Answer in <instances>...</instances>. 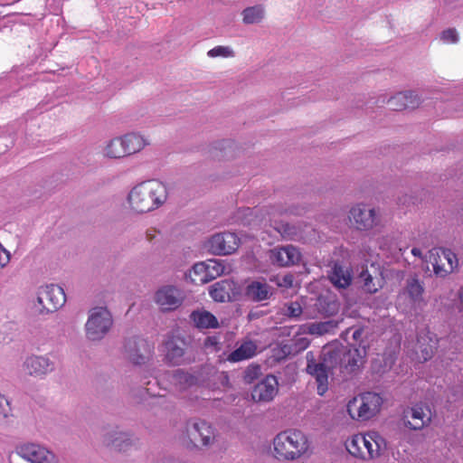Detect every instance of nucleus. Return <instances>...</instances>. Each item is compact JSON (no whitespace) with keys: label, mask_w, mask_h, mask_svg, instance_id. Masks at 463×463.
<instances>
[{"label":"nucleus","mask_w":463,"mask_h":463,"mask_svg":"<svg viewBox=\"0 0 463 463\" xmlns=\"http://www.w3.org/2000/svg\"><path fill=\"white\" fill-rule=\"evenodd\" d=\"M294 209H283L281 206H271L269 208L260 210L256 214V218L260 223L266 228L268 225L279 233L286 240H297L298 236V229L290 225L286 218L289 214H298Z\"/></svg>","instance_id":"5"},{"label":"nucleus","mask_w":463,"mask_h":463,"mask_svg":"<svg viewBox=\"0 0 463 463\" xmlns=\"http://www.w3.org/2000/svg\"><path fill=\"white\" fill-rule=\"evenodd\" d=\"M153 350L152 344L139 337L128 338L124 344L126 357L134 364H146L151 358Z\"/></svg>","instance_id":"10"},{"label":"nucleus","mask_w":463,"mask_h":463,"mask_svg":"<svg viewBox=\"0 0 463 463\" xmlns=\"http://www.w3.org/2000/svg\"><path fill=\"white\" fill-rule=\"evenodd\" d=\"M361 334H362V331H361L360 329L355 330V331L354 332V334H353V337H354V339H358V337H360Z\"/></svg>","instance_id":"49"},{"label":"nucleus","mask_w":463,"mask_h":463,"mask_svg":"<svg viewBox=\"0 0 463 463\" xmlns=\"http://www.w3.org/2000/svg\"><path fill=\"white\" fill-rule=\"evenodd\" d=\"M430 261L436 276L444 278L458 265L457 255L449 249L440 248L431 251Z\"/></svg>","instance_id":"11"},{"label":"nucleus","mask_w":463,"mask_h":463,"mask_svg":"<svg viewBox=\"0 0 463 463\" xmlns=\"http://www.w3.org/2000/svg\"><path fill=\"white\" fill-rule=\"evenodd\" d=\"M411 253L414 255V256H420L421 255V250L418 248H413L411 250Z\"/></svg>","instance_id":"48"},{"label":"nucleus","mask_w":463,"mask_h":463,"mask_svg":"<svg viewBox=\"0 0 463 463\" xmlns=\"http://www.w3.org/2000/svg\"><path fill=\"white\" fill-rule=\"evenodd\" d=\"M191 319L198 328H217V318L209 311L197 310L191 314Z\"/></svg>","instance_id":"32"},{"label":"nucleus","mask_w":463,"mask_h":463,"mask_svg":"<svg viewBox=\"0 0 463 463\" xmlns=\"http://www.w3.org/2000/svg\"><path fill=\"white\" fill-rule=\"evenodd\" d=\"M271 295V287L264 281L253 280L245 288V296L254 302L268 300Z\"/></svg>","instance_id":"23"},{"label":"nucleus","mask_w":463,"mask_h":463,"mask_svg":"<svg viewBox=\"0 0 463 463\" xmlns=\"http://www.w3.org/2000/svg\"><path fill=\"white\" fill-rule=\"evenodd\" d=\"M167 196V189L163 183L150 180L134 186L128 194V201L132 211L146 213L161 207Z\"/></svg>","instance_id":"1"},{"label":"nucleus","mask_w":463,"mask_h":463,"mask_svg":"<svg viewBox=\"0 0 463 463\" xmlns=\"http://www.w3.org/2000/svg\"><path fill=\"white\" fill-rule=\"evenodd\" d=\"M422 357L424 359V361H427L429 360L430 358H431L432 354H433V350H432V347L430 346V347H426L424 348L422 351Z\"/></svg>","instance_id":"45"},{"label":"nucleus","mask_w":463,"mask_h":463,"mask_svg":"<svg viewBox=\"0 0 463 463\" xmlns=\"http://www.w3.org/2000/svg\"><path fill=\"white\" fill-rule=\"evenodd\" d=\"M424 291L423 282L420 280L417 275H413L406 279L400 297L407 298L411 304L415 305L423 300Z\"/></svg>","instance_id":"21"},{"label":"nucleus","mask_w":463,"mask_h":463,"mask_svg":"<svg viewBox=\"0 0 463 463\" xmlns=\"http://www.w3.org/2000/svg\"><path fill=\"white\" fill-rule=\"evenodd\" d=\"M184 338L170 336L165 343V358L171 365H180L185 363L184 354L186 349Z\"/></svg>","instance_id":"17"},{"label":"nucleus","mask_w":463,"mask_h":463,"mask_svg":"<svg viewBox=\"0 0 463 463\" xmlns=\"http://www.w3.org/2000/svg\"><path fill=\"white\" fill-rule=\"evenodd\" d=\"M360 278L363 280V288L370 294L376 293L379 289L383 288L385 284V279L383 272L374 270L373 274L368 269L361 272Z\"/></svg>","instance_id":"25"},{"label":"nucleus","mask_w":463,"mask_h":463,"mask_svg":"<svg viewBox=\"0 0 463 463\" xmlns=\"http://www.w3.org/2000/svg\"><path fill=\"white\" fill-rule=\"evenodd\" d=\"M348 219L351 226L358 231H370L380 222L375 210L364 203L354 205L349 211Z\"/></svg>","instance_id":"8"},{"label":"nucleus","mask_w":463,"mask_h":463,"mask_svg":"<svg viewBox=\"0 0 463 463\" xmlns=\"http://www.w3.org/2000/svg\"><path fill=\"white\" fill-rule=\"evenodd\" d=\"M284 314L289 317H298L302 314V307L298 302H290L285 305Z\"/></svg>","instance_id":"42"},{"label":"nucleus","mask_w":463,"mask_h":463,"mask_svg":"<svg viewBox=\"0 0 463 463\" xmlns=\"http://www.w3.org/2000/svg\"><path fill=\"white\" fill-rule=\"evenodd\" d=\"M186 435L194 447L209 446L215 439L214 429L203 420H192L186 423Z\"/></svg>","instance_id":"9"},{"label":"nucleus","mask_w":463,"mask_h":463,"mask_svg":"<svg viewBox=\"0 0 463 463\" xmlns=\"http://www.w3.org/2000/svg\"><path fill=\"white\" fill-rule=\"evenodd\" d=\"M264 15V10L261 5L250 6L243 10L242 20L244 24H251L260 23Z\"/></svg>","instance_id":"36"},{"label":"nucleus","mask_w":463,"mask_h":463,"mask_svg":"<svg viewBox=\"0 0 463 463\" xmlns=\"http://www.w3.org/2000/svg\"><path fill=\"white\" fill-rule=\"evenodd\" d=\"M440 40L444 43H457L458 42V34L455 28H449L440 33Z\"/></svg>","instance_id":"41"},{"label":"nucleus","mask_w":463,"mask_h":463,"mask_svg":"<svg viewBox=\"0 0 463 463\" xmlns=\"http://www.w3.org/2000/svg\"><path fill=\"white\" fill-rule=\"evenodd\" d=\"M278 393V381L274 375H267L251 391V398L257 402H269Z\"/></svg>","instance_id":"19"},{"label":"nucleus","mask_w":463,"mask_h":463,"mask_svg":"<svg viewBox=\"0 0 463 463\" xmlns=\"http://www.w3.org/2000/svg\"><path fill=\"white\" fill-rule=\"evenodd\" d=\"M25 370L31 375H42L52 370V364L43 356H31L24 363Z\"/></svg>","instance_id":"28"},{"label":"nucleus","mask_w":463,"mask_h":463,"mask_svg":"<svg viewBox=\"0 0 463 463\" xmlns=\"http://www.w3.org/2000/svg\"><path fill=\"white\" fill-rule=\"evenodd\" d=\"M241 243L240 238L233 232L215 233L208 240V248L217 255H228L235 252Z\"/></svg>","instance_id":"14"},{"label":"nucleus","mask_w":463,"mask_h":463,"mask_svg":"<svg viewBox=\"0 0 463 463\" xmlns=\"http://www.w3.org/2000/svg\"><path fill=\"white\" fill-rule=\"evenodd\" d=\"M127 156L139 153L150 143L146 137L136 133H127L121 136Z\"/></svg>","instance_id":"24"},{"label":"nucleus","mask_w":463,"mask_h":463,"mask_svg":"<svg viewBox=\"0 0 463 463\" xmlns=\"http://www.w3.org/2000/svg\"><path fill=\"white\" fill-rule=\"evenodd\" d=\"M333 321L316 322L308 326V333L312 335H322L333 331L335 327Z\"/></svg>","instance_id":"37"},{"label":"nucleus","mask_w":463,"mask_h":463,"mask_svg":"<svg viewBox=\"0 0 463 463\" xmlns=\"http://www.w3.org/2000/svg\"><path fill=\"white\" fill-rule=\"evenodd\" d=\"M37 301L46 312H54L64 305L66 296L62 288L47 285L39 289Z\"/></svg>","instance_id":"12"},{"label":"nucleus","mask_w":463,"mask_h":463,"mask_svg":"<svg viewBox=\"0 0 463 463\" xmlns=\"http://www.w3.org/2000/svg\"><path fill=\"white\" fill-rule=\"evenodd\" d=\"M273 456L279 461H295L308 454L310 441L299 430H287L273 439Z\"/></svg>","instance_id":"2"},{"label":"nucleus","mask_w":463,"mask_h":463,"mask_svg":"<svg viewBox=\"0 0 463 463\" xmlns=\"http://www.w3.org/2000/svg\"><path fill=\"white\" fill-rule=\"evenodd\" d=\"M332 284L339 288H346L352 283V270L339 263H335L329 274Z\"/></svg>","instance_id":"26"},{"label":"nucleus","mask_w":463,"mask_h":463,"mask_svg":"<svg viewBox=\"0 0 463 463\" xmlns=\"http://www.w3.org/2000/svg\"><path fill=\"white\" fill-rule=\"evenodd\" d=\"M172 381L174 384L179 386L180 389H185L196 383L197 379L193 374L177 369L173 373Z\"/></svg>","instance_id":"35"},{"label":"nucleus","mask_w":463,"mask_h":463,"mask_svg":"<svg viewBox=\"0 0 463 463\" xmlns=\"http://www.w3.org/2000/svg\"><path fill=\"white\" fill-rule=\"evenodd\" d=\"M388 104L391 109L396 111L413 109L420 105V99L412 91L399 92L388 100Z\"/></svg>","instance_id":"22"},{"label":"nucleus","mask_w":463,"mask_h":463,"mask_svg":"<svg viewBox=\"0 0 463 463\" xmlns=\"http://www.w3.org/2000/svg\"><path fill=\"white\" fill-rule=\"evenodd\" d=\"M261 375V367L259 364H250L243 373V380L247 383H251Z\"/></svg>","instance_id":"38"},{"label":"nucleus","mask_w":463,"mask_h":463,"mask_svg":"<svg viewBox=\"0 0 463 463\" xmlns=\"http://www.w3.org/2000/svg\"><path fill=\"white\" fill-rule=\"evenodd\" d=\"M402 420L404 425L410 430H420L430 425L431 411L427 405L418 403L403 411Z\"/></svg>","instance_id":"13"},{"label":"nucleus","mask_w":463,"mask_h":463,"mask_svg":"<svg viewBox=\"0 0 463 463\" xmlns=\"http://www.w3.org/2000/svg\"><path fill=\"white\" fill-rule=\"evenodd\" d=\"M221 343L217 336H209L204 341V346L206 348L214 347L216 351L220 350Z\"/></svg>","instance_id":"44"},{"label":"nucleus","mask_w":463,"mask_h":463,"mask_svg":"<svg viewBox=\"0 0 463 463\" xmlns=\"http://www.w3.org/2000/svg\"><path fill=\"white\" fill-rule=\"evenodd\" d=\"M8 404L7 400L0 394V413H3L5 411V406Z\"/></svg>","instance_id":"47"},{"label":"nucleus","mask_w":463,"mask_h":463,"mask_svg":"<svg viewBox=\"0 0 463 463\" xmlns=\"http://www.w3.org/2000/svg\"><path fill=\"white\" fill-rule=\"evenodd\" d=\"M104 444L116 450L125 451L131 445V440L128 434L121 431H114L113 433H107L105 435Z\"/></svg>","instance_id":"30"},{"label":"nucleus","mask_w":463,"mask_h":463,"mask_svg":"<svg viewBox=\"0 0 463 463\" xmlns=\"http://www.w3.org/2000/svg\"><path fill=\"white\" fill-rule=\"evenodd\" d=\"M294 282V277L292 274H286L279 279L278 281V286L279 287H285V288H291L293 286Z\"/></svg>","instance_id":"43"},{"label":"nucleus","mask_w":463,"mask_h":463,"mask_svg":"<svg viewBox=\"0 0 463 463\" xmlns=\"http://www.w3.org/2000/svg\"><path fill=\"white\" fill-rule=\"evenodd\" d=\"M258 346L251 340L243 341L234 351L229 354L226 361L239 363L252 358L257 354Z\"/></svg>","instance_id":"27"},{"label":"nucleus","mask_w":463,"mask_h":463,"mask_svg":"<svg viewBox=\"0 0 463 463\" xmlns=\"http://www.w3.org/2000/svg\"><path fill=\"white\" fill-rule=\"evenodd\" d=\"M363 363L364 356L361 354L359 349H345L343 347L342 367H344L347 372H354L361 364H363Z\"/></svg>","instance_id":"29"},{"label":"nucleus","mask_w":463,"mask_h":463,"mask_svg":"<svg viewBox=\"0 0 463 463\" xmlns=\"http://www.w3.org/2000/svg\"><path fill=\"white\" fill-rule=\"evenodd\" d=\"M209 294L217 302L232 301L240 294V288L232 279H222L210 287Z\"/></svg>","instance_id":"18"},{"label":"nucleus","mask_w":463,"mask_h":463,"mask_svg":"<svg viewBox=\"0 0 463 463\" xmlns=\"http://www.w3.org/2000/svg\"><path fill=\"white\" fill-rule=\"evenodd\" d=\"M317 311L326 317L333 316L338 312L339 304L331 297L319 296L316 302Z\"/></svg>","instance_id":"34"},{"label":"nucleus","mask_w":463,"mask_h":463,"mask_svg":"<svg viewBox=\"0 0 463 463\" xmlns=\"http://www.w3.org/2000/svg\"><path fill=\"white\" fill-rule=\"evenodd\" d=\"M207 54H208V56H210L212 58H215V57H219V56L225 57V58L234 56V52L230 47L221 46V45L211 49Z\"/></svg>","instance_id":"40"},{"label":"nucleus","mask_w":463,"mask_h":463,"mask_svg":"<svg viewBox=\"0 0 463 463\" xmlns=\"http://www.w3.org/2000/svg\"><path fill=\"white\" fill-rule=\"evenodd\" d=\"M184 298V293L174 286H164L160 288L156 292L155 296L156 304L164 311L176 309L182 305Z\"/></svg>","instance_id":"16"},{"label":"nucleus","mask_w":463,"mask_h":463,"mask_svg":"<svg viewBox=\"0 0 463 463\" xmlns=\"http://www.w3.org/2000/svg\"><path fill=\"white\" fill-rule=\"evenodd\" d=\"M103 156L110 159L127 157L121 136L109 140L103 147Z\"/></svg>","instance_id":"31"},{"label":"nucleus","mask_w":463,"mask_h":463,"mask_svg":"<svg viewBox=\"0 0 463 463\" xmlns=\"http://www.w3.org/2000/svg\"><path fill=\"white\" fill-rule=\"evenodd\" d=\"M207 275H208L207 266H206V263H204V262H200V263L194 264L193 266L192 269L189 271V277L193 282H194V279H198L201 277H204V276L207 277Z\"/></svg>","instance_id":"39"},{"label":"nucleus","mask_w":463,"mask_h":463,"mask_svg":"<svg viewBox=\"0 0 463 463\" xmlns=\"http://www.w3.org/2000/svg\"><path fill=\"white\" fill-rule=\"evenodd\" d=\"M269 258L273 264L279 267H287L298 263L300 260L301 254L296 247L287 245L271 250Z\"/></svg>","instance_id":"20"},{"label":"nucleus","mask_w":463,"mask_h":463,"mask_svg":"<svg viewBox=\"0 0 463 463\" xmlns=\"http://www.w3.org/2000/svg\"><path fill=\"white\" fill-rule=\"evenodd\" d=\"M343 347L332 349L325 347L322 351L320 362H317L314 353L309 351L306 354L307 372L315 377L317 383V393L324 395L328 389V372L338 364L342 366Z\"/></svg>","instance_id":"3"},{"label":"nucleus","mask_w":463,"mask_h":463,"mask_svg":"<svg viewBox=\"0 0 463 463\" xmlns=\"http://www.w3.org/2000/svg\"><path fill=\"white\" fill-rule=\"evenodd\" d=\"M112 326V317L105 307H95L90 311L86 327V335L91 341L102 339Z\"/></svg>","instance_id":"7"},{"label":"nucleus","mask_w":463,"mask_h":463,"mask_svg":"<svg viewBox=\"0 0 463 463\" xmlns=\"http://www.w3.org/2000/svg\"><path fill=\"white\" fill-rule=\"evenodd\" d=\"M347 451L354 457L363 460L379 458L387 449L385 439L377 431L357 433L345 441Z\"/></svg>","instance_id":"4"},{"label":"nucleus","mask_w":463,"mask_h":463,"mask_svg":"<svg viewBox=\"0 0 463 463\" xmlns=\"http://www.w3.org/2000/svg\"><path fill=\"white\" fill-rule=\"evenodd\" d=\"M383 402V399L380 394L364 392L348 402L347 412L353 420L365 421L380 412Z\"/></svg>","instance_id":"6"},{"label":"nucleus","mask_w":463,"mask_h":463,"mask_svg":"<svg viewBox=\"0 0 463 463\" xmlns=\"http://www.w3.org/2000/svg\"><path fill=\"white\" fill-rule=\"evenodd\" d=\"M15 451L31 463H58L55 455L38 444L25 443L16 447Z\"/></svg>","instance_id":"15"},{"label":"nucleus","mask_w":463,"mask_h":463,"mask_svg":"<svg viewBox=\"0 0 463 463\" xmlns=\"http://www.w3.org/2000/svg\"><path fill=\"white\" fill-rule=\"evenodd\" d=\"M206 266L208 270L207 277H201L198 279H194V283H207L226 272V267L221 260H211L206 263Z\"/></svg>","instance_id":"33"},{"label":"nucleus","mask_w":463,"mask_h":463,"mask_svg":"<svg viewBox=\"0 0 463 463\" xmlns=\"http://www.w3.org/2000/svg\"><path fill=\"white\" fill-rule=\"evenodd\" d=\"M458 298H459L461 305H463V287L459 289Z\"/></svg>","instance_id":"50"},{"label":"nucleus","mask_w":463,"mask_h":463,"mask_svg":"<svg viewBox=\"0 0 463 463\" xmlns=\"http://www.w3.org/2000/svg\"><path fill=\"white\" fill-rule=\"evenodd\" d=\"M156 231L155 229H148L146 231V239L149 241H152L153 239L156 237Z\"/></svg>","instance_id":"46"}]
</instances>
